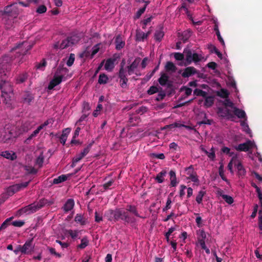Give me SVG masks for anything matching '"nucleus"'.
Segmentation results:
<instances>
[{"mask_svg":"<svg viewBox=\"0 0 262 262\" xmlns=\"http://www.w3.org/2000/svg\"><path fill=\"white\" fill-rule=\"evenodd\" d=\"M130 213L140 218H144L140 215L137 206L133 205H127L125 208H117L114 210L108 209L105 211L104 216L110 222H117L122 221L125 224H134L136 222V220L134 216H131Z\"/></svg>","mask_w":262,"mask_h":262,"instance_id":"1","label":"nucleus"},{"mask_svg":"<svg viewBox=\"0 0 262 262\" xmlns=\"http://www.w3.org/2000/svg\"><path fill=\"white\" fill-rule=\"evenodd\" d=\"M79 40V37L77 35H72L68 36L66 39L62 40L61 42L57 41L53 45L55 49H64L77 43Z\"/></svg>","mask_w":262,"mask_h":262,"instance_id":"2","label":"nucleus"},{"mask_svg":"<svg viewBox=\"0 0 262 262\" xmlns=\"http://www.w3.org/2000/svg\"><path fill=\"white\" fill-rule=\"evenodd\" d=\"M125 60H122L120 65V69L118 74V77L120 78V84L122 88H124L127 86L128 78H127V72L124 69Z\"/></svg>","mask_w":262,"mask_h":262,"instance_id":"3","label":"nucleus"},{"mask_svg":"<svg viewBox=\"0 0 262 262\" xmlns=\"http://www.w3.org/2000/svg\"><path fill=\"white\" fill-rule=\"evenodd\" d=\"M41 202L37 203H32L19 210V213L30 214L35 212L43 207Z\"/></svg>","mask_w":262,"mask_h":262,"instance_id":"4","label":"nucleus"},{"mask_svg":"<svg viewBox=\"0 0 262 262\" xmlns=\"http://www.w3.org/2000/svg\"><path fill=\"white\" fill-rule=\"evenodd\" d=\"M184 53L185 54L186 65L190 64L192 62H197L202 60L203 58L201 55L196 53H192L189 49L184 50Z\"/></svg>","mask_w":262,"mask_h":262,"instance_id":"5","label":"nucleus"},{"mask_svg":"<svg viewBox=\"0 0 262 262\" xmlns=\"http://www.w3.org/2000/svg\"><path fill=\"white\" fill-rule=\"evenodd\" d=\"M232 113L233 111H232L228 107H219L217 108V113L220 117L233 121L235 117Z\"/></svg>","mask_w":262,"mask_h":262,"instance_id":"6","label":"nucleus"},{"mask_svg":"<svg viewBox=\"0 0 262 262\" xmlns=\"http://www.w3.org/2000/svg\"><path fill=\"white\" fill-rule=\"evenodd\" d=\"M33 238L27 241L25 244L19 245V250L22 254H30L34 250V245L33 244Z\"/></svg>","mask_w":262,"mask_h":262,"instance_id":"7","label":"nucleus"},{"mask_svg":"<svg viewBox=\"0 0 262 262\" xmlns=\"http://www.w3.org/2000/svg\"><path fill=\"white\" fill-rule=\"evenodd\" d=\"M3 14L8 16L15 18L18 14V11L16 5L12 4L6 6L5 8Z\"/></svg>","mask_w":262,"mask_h":262,"instance_id":"8","label":"nucleus"},{"mask_svg":"<svg viewBox=\"0 0 262 262\" xmlns=\"http://www.w3.org/2000/svg\"><path fill=\"white\" fill-rule=\"evenodd\" d=\"M27 45L26 42H23L21 43H19L18 45L12 48V50H16L17 49H20L18 52L23 55H25L27 54V52L30 50L32 46V45Z\"/></svg>","mask_w":262,"mask_h":262,"instance_id":"9","label":"nucleus"},{"mask_svg":"<svg viewBox=\"0 0 262 262\" xmlns=\"http://www.w3.org/2000/svg\"><path fill=\"white\" fill-rule=\"evenodd\" d=\"M118 58L119 56L115 54L113 57L107 59L104 66L105 69L107 71L112 70L114 68L115 62Z\"/></svg>","mask_w":262,"mask_h":262,"instance_id":"10","label":"nucleus"},{"mask_svg":"<svg viewBox=\"0 0 262 262\" xmlns=\"http://www.w3.org/2000/svg\"><path fill=\"white\" fill-rule=\"evenodd\" d=\"M140 61V58H136L130 65L127 66V75H131L134 73L135 70L138 67Z\"/></svg>","mask_w":262,"mask_h":262,"instance_id":"11","label":"nucleus"},{"mask_svg":"<svg viewBox=\"0 0 262 262\" xmlns=\"http://www.w3.org/2000/svg\"><path fill=\"white\" fill-rule=\"evenodd\" d=\"M63 78V75H55L52 80L49 83L48 85V89L52 90L55 86L60 84Z\"/></svg>","mask_w":262,"mask_h":262,"instance_id":"12","label":"nucleus"},{"mask_svg":"<svg viewBox=\"0 0 262 262\" xmlns=\"http://www.w3.org/2000/svg\"><path fill=\"white\" fill-rule=\"evenodd\" d=\"M252 145L251 141L249 140L245 143L238 144L235 149L238 151H247L252 147Z\"/></svg>","mask_w":262,"mask_h":262,"instance_id":"13","label":"nucleus"},{"mask_svg":"<svg viewBox=\"0 0 262 262\" xmlns=\"http://www.w3.org/2000/svg\"><path fill=\"white\" fill-rule=\"evenodd\" d=\"M169 76L166 73H162L161 74L160 77L158 79V82L162 86L167 85L168 87L171 86V84L169 82Z\"/></svg>","mask_w":262,"mask_h":262,"instance_id":"14","label":"nucleus"},{"mask_svg":"<svg viewBox=\"0 0 262 262\" xmlns=\"http://www.w3.org/2000/svg\"><path fill=\"white\" fill-rule=\"evenodd\" d=\"M197 73V70L193 67H188L185 68L182 74L184 78H187Z\"/></svg>","mask_w":262,"mask_h":262,"instance_id":"15","label":"nucleus"},{"mask_svg":"<svg viewBox=\"0 0 262 262\" xmlns=\"http://www.w3.org/2000/svg\"><path fill=\"white\" fill-rule=\"evenodd\" d=\"M234 166L237 170L238 175L239 177H244L246 173V170L242 164L241 162L237 161V162L235 161Z\"/></svg>","mask_w":262,"mask_h":262,"instance_id":"16","label":"nucleus"},{"mask_svg":"<svg viewBox=\"0 0 262 262\" xmlns=\"http://www.w3.org/2000/svg\"><path fill=\"white\" fill-rule=\"evenodd\" d=\"M232 110V113L234 116H236L237 118L240 119H246V114L244 111L241 110L236 106H235Z\"/></svg>","mask_w":262,"mask_h":262,"instance_id":"17","label":"nucleus"},{"mask_svg":"<svg viewBox=\"0 0 262 262\" xmlns=\"http://www.w3.org/2000/svg\"><path fill=\"white\" fill-rule=\"evenodd\" d=\"M116 49L117 50H120L122 49L125 46V42L122 40V37L120 35H118L115 38Z\"/></svg>","mask_w":262,"mask_h":262,"instance_id":"18","label":"nucleus"},{"mask_svg":"<svg viewBox=\"0 0 262 262\" xmlns=\"http://www.w3.org/2000/svg\"><path fill=\"white\" fill-rule=\"evenodd\" d=\"M1 155L3 157L12 161H13L17 158L15 152L8 150L2 152Z\"/></svg>","mask_w":262,"mask_h":262,"instance_id":"19","label":"nucleus"},{"mask_svg":"<svg viewBox=\"0 0 262 262\" xmlns=\"http://www.w3.org/2000/svg\"><path fill=\"white\" fill-rule=\"evenodd\" d=\"M10 70V66L9 64L8 66H5L3 62L0 65V77L3 78V76H6L8 72Z\"/></svg>","mask_w":262,"mask_h":262,"instance_id":"20","label":"nucleus"},{"mask_svg":"<svg viewBox=\"0 0 262 262\" xmlns=\"http://www.w3.org/2000/svg\"><path fill=\"white\" fill-rule=\"evenodd\" d=\"M71 131L70 128H67L63 130L62 134L60 137V142L62 145H64L67 139L68 135Z\"/></svg>","mask_w":262,"mask_h":262,"instance_id":"21","label":"nucleus"},{"mask_svg":"<svg viewBox=\"0 0 262 262\" xmlns=\"http://www.w3.org/2000/svg\"><path fill=\"white\" fill-rule=\"evenodd\" d=\"M34 95L29 92H26L23 97L24 102L28 104H30L31 102L34 100Z\"/></svg>","mask_w":262,"mask_h":262,"instance_id":"22","label":"nucleus"},{"mask_svg":"<svg viewBox=\"0 0 262 262\" xmlns=\"http://www.w3.org/2000/svg\"><path fill=\"white\" fill-rule=\"evenodd\" d=\"M170 180V186L176 187L178 183L177 180L176 174L175 171L171 170L169 173Z\"/></svg>","mask_w":262,"mask_h":262,"instance_id":"23","label":"nucleus"},{"mask_svg":"<svg viewBox=\"0 0 262 262\" xmlns=\"http://www.w3.org/2000/svg\"><path fill=\"white\" fill-rule=\"evenodd\" d=\"M74 206V202L73 199H68L63 206V209L65 212L71 210Z\"/></svg>","mask_w":262,"mask_h":262,"instance_id":"24","label":"nucleus"},{"mask_svg":"<svg viewBox=\"0 0 262 262\" xmlns=\"http://www.w3.org/2000/svg\"><path fill=\"white\" fill-rule=\"evenodd\" d=\"M148 37V34H145L144 32L140 31L137 30L136 34V39L138 41H143L144 39H146Z\"/></svg>","mask_w":262,"mask_h":262,"instance_id":"25","label":"nucleus"},{"mask_svg":"<svg viewBox=\"0 0 262 262\" xmlns=\"http://www.w3.org/2000/svg\"><path fill=\"white\" fill-rule=\"evenodd\" d=\"M30 183V181L21 183L20 184H17L14 185H12V188L14 190L15 192L19 191L21 189L27 187L29 184Z\"/></svg>","mask_w":262,"mask_h":262,"instance_id":"26","label":"nucleus"},{"mask_svg":"<svg viewBox=\"0 0 262 262\" xmlns=\"http://www.w3.org/2000/svg\"><path fill=\"white\" fill-rule=\"evenodd\" d=\"M167 174L165 170H163L157 174L155 177V180L159 183H162L164 181V178Z\"/></svg>","mask_w":262,"mask_h":262,"instance_id":"27","label":"nucleus"},{"mask_svg":"<svg viewBox=\"0 0 262 262\" xmlns=\"http://www.w3.org/2000/svg\"><path fill=\"white\" fill-rule=\"evenodd\" d=\"M2 97L4 98V99L3 100L4 103L8 105L11 104V97L7 92H5L2 91Z\"/></svg>","mask_w":262,"mask_h":262,"instance_id":"28","label":"nucleus"},{"mask_svg":"<svg viewBox=\"0 0 262 262\" xmlns=\"http://www.w3.org/2000/svg\"><path fill=\"white\" fill-rule=\"evenodd\" d=\"M167 72H175L177 70V67L171 61H168L165 67Z\"/></svg>","mask_w":262,"mask_h":262,"instance_id":"29","label":"nucleus"},{"mask_svg":"<svg viewBox=\"0 0 262 262\" xmlns=\"http://www.w3.org/2000/svg\"><path fill=\"white\" fill-rule=\"evenodd\" d=\"M75 221L80 223L81 225H84L86 224V219L81 214H77L75 217Z\"/></svg>","mask_w":262,"mask_h":262,"instance_id":"30","label":"nucleus"},{"mask_svg":"<svg viewBox=\"0 0 262 262\" xmlns=\"http://www.w3.org/2000/svg\"><path fill=\"white\" fill-rule=\"evenodd\" d=\"M83 158H84V157L82 156L80 153L76 155V156L72 159V163L71 165V167H74L76 166L77 163L79 162L81 159H83Z\"/></svg>","mask_w":262,"mask_h":262,"instance_id":"31","label":"nucleus"},{"mask_svg":"<svg viewBox=\"0 0 262 262\" xmlns=\"http://www.w3.org/2000/svg\"><path fill=\"white\" fill-rule=\"evenodd\" d=\"M28 77V74L27 73H24L18 75L17 77L16 81L17 83H21L24 82Z\"/></svg>","mask_w":262,"mask_h":262,"instance_id":"32","label":"nucleus"},{"mask_svg":"<svg viewBox=\"0 0 262 262\" xmlns=\"http://www.w3.org/2000/svg\"><path fill=\"white\" fill-rule=\"evenodd\" d=\"M214 103V98L212 96H208L205 99L204 106L206 107H211Z\"/></svg>","mask_w":262,"mask_h":262,"instance_id":"33","label":"nucleus"},{"mask_svg":"<svg viewBox=\"0 0 262 262\" xmlns=\"http://www.w3.org/2000/svg\"><path fill=\"white\" fill-rule=\"evenodd\" d=\"M164 33L162 31V28L159 30H157L155 33V39L158 41H160L164 36Z\"/></svg>","mask_w":262,"mask_h":262,"instance_id":"34","label":"nucleus"},{"mask_svg":"<svg viewBox=\"0 0 262 262\" xmlns=\"http://www.w3.org/2000/svg\"><path fill=\"white\" fill-rule=\"evenodd\" d=\"M67 178H68L66 175L62 174L58 177L57 178L54 179L53 183L55 184H58L62 182L66 181L67 180Z\"/></svg>","mask_w":262,"mask_h":262,"instance_id":"35","label":"nucleus"},{"mask_svg":"<svg viewBox=\"0 0 262 262\" xmlns=\"http://www.w3.org/2000/svg\"><path fill=\"white\" fill-rule=\"evenodd\" d=\"M108 78L105 74H100L99 76L98 83L100 84H106L108 81Z\"/></svg>","mask_w":262,"mask_h":262,"instance_id":"36","label":"nucleus"},{"mask_svg":"<svg viewBox=\"0 0 262 262\" xmlns=\"http://www.w3.org/2000/svg\"><path fill=\"white\" fill-rule=\"evenodd\" d=\"M89 244V240L86 236H84L81 240V243L78 245L77 248L82 249L85 248Z\"/></svg>","mask_w":262,"mask_h":262,"instance_id":"37","label":"nucleus"},{"mask_svg":"<svg viewBox=\"0 0 262 262\" xmlns=\"http://www.w3.org/2000/svg\"><path fill=\"white\" fill-rule=\"evenodd\" d=\"M214 30L216 32V34L217 35L218 40L220 41V42L221 43V44L223 46H224L225 42L224 41V39H223V38L222 37V36L221 35V34H220V31H219V29L218 28V26L217 25H215L214 28Z\"/></svg>","mask_w":262,"mask_h":262,"instance_id":"38","label":"nucleus"},{"mask_svg":"<svg viewBox=\"0 0 262 262\" xmlns=\"http://www.w3.org/2000/svg\"><path fill=\"white\" fill-rule=\"evenodd\" d=\"M39 0H27L26 2H19V4L24 7H28L31 4H37L38 3Z\"/></svg>","mask_w":262,"mask_h":262,"instance_id":"39","label":"nucleus"},{"mask_svg":"<svg viewBox=\"0 0 262 262\" xmlns=\"http://www.w3.org/2000/svg\"><path fill=\"white\" fill-rule=\"evenodd\" d=\"M191 36V31H184L182 34V38L181 39L183 40L184 42H186L189 38Z\"/></svg>","mask_w":262,"mask_h":262,"instance_id":"40","label":"nucleus"},{"mask_svg":"<svg viewBox=\"0 0 262 262\" xmlns=\"http://www.w3.org/2000/svg\"><path fill=\"white\" fill-rule=\"evenodd\" d=\"M42 129L41 126H38L27 139L26 142L28 140H31L33 138L36 136V135L39 133V132Z\"/></svg>","mask_w":262,"mask_h":262,"instance_id":"41","label":"nucleus"},{"mask_svg":"<svg viewBox=\"0 0 262 262\" xmlns=\"http://www.w3.org/2000/svg\"><path fill=\"white\" fill-rule=\"evenodd\" d=\"M217 95L223 98H227L228 97L229 93L226 90L222 89L220 92H217Z\"/></svg>","mask_w":262,"mask_h":262,"instance_id":"42","label":"nucleus"},{"mask_svg":"<svg viewBox=\"0 0 262 262\" xmlns=\"http://www.w3.org/2000/svg\"><path fill=\"white\" fill-rule=\"evenodd\" d=\"M221 195L222 198L225 200V201L228 204H231L233 203L234 200L231 196L226 194H222Z\"/></svg>","mask_w":262,"mask_h":262,"instance_id":"43","label":"nucleus"},{"mask_svg":"<svg viewBox=\"0 0 262 262\" xmlns=\"http://www.w3.org/2000/svg\"><path fill=\"white\" fill-rule=\"evenodd\" d=\"M206 192L204 191H200L196 197V201L198 204H201L202 202L203 197L205 194Z\"/></svg>","mask_w":262,"mask_h":262,"instance_id":"44","label":"nucleus"},{"mask_svg":"<svg viewBox=\"0 0 262 262\" xmlns=\"http://www.w3.org/2000/svg\"><path fill=\"white\" fill-rule=\"evenodd\" d=\"M12 219V217L8 218L3 223L1 226H0V230L5 229L10 224V222L11 221Z\"/></svg>","mask_w":262,"mask_h":262,"instance_id":"45","label":"nucleus"},{"mask_svg":"<svg viewBox=\"0 0 262 262\" xmlns=\"http://www.w3.org/2000/svg\"><path fill=\"white\" fill-rule=\"evenodd\" d=\"M93 144V142L89 144L86 146V147L84 148L83 151L80 152L82 156H83L84 157L89 152L90 149H91Z\"/></svg>","mask_w":262,"mask_h":262,"instance_id":"46","label":"nucleus"},{"mask_svg":"<svg viewBox=\"0 0 262 262\" xmlns=\"http://www.w3.org/2000/svg\"><path fill=\"white\" fill-rule=\"evenodd\" d=\"M223 105H224V107H230L232 109H233L235 107L234 103L229 99L227 98H226V99L224 101Z\"/></svg>","mask_w":262,"mask_h":262,"instance_id":"47","label":"nucleus"},{"mask_svg":"<svg viewBox=\"0 0 262 262\" xmlns=\"http://www.w3.org/2000/svg\"><path fill=\"white\" fill-rule=\"evenodd\" d=\"M46 61L45 59H43L40 63H37L35 67L36 69L43 71L46 66Z\"/></svg>","mask_w":262,"mask_h":262,"instance_id":"48","label":"nucleus"},{"mask_svg":"<svg viewBox=\"0 0 262 262\" xmlns=\"http://www.w3.org/2000/svg\"><path fill=\"white\" fill-rule=\"evenodd\" d=\"M151 158L153 159H159L163 160L165 159V157L163 153L161 154H156V153H151L150 155Z\"/></svg>","mask_w":262,"mask_h":262,"instance_id":"49","label":"nucleus"},{"mask_svg":"<svg viewBox=\"0 0 262 262\" xmlns=\"http://www.w3.org/2000/svg\"><path fill=\"white\" fill-rule=\"evenodd\" d=\"M75 60V55L74 54H70L69 58L67 61V64L69 67H71L73 65Z\"/></svg>","mask_w":262,"mask_h":262,"instance_id":"50","label":"nucleus"},{"mask_svg":"<svg viewBox=\"0 0 262 262\" xmlns=\"http://www.w3.org/2000/svg\"><path fill=\"white\" fill-rule=\"evenodd\" d=\"M44 161V156L42 153H41L40 155L36 159V163L39 166L41 167Z\"/></svg>","mask_w":262,"mask_h":262,"instance_id":"51","label":"nucleus"},{"mask_svg":"<svg viewBox=\"0 0 262 262\" xmlns=\"http://www.w3.org/2000/svg\"><path fill=\"white\" fill-rule=\"evenodd\" d=\"M185 91V94L187 96H188L191 94L192 89L190 88L187 87L186 86H183L180 89V91L182 92Z\"/></svg>","mask_w":262,"mask_h":262,"instance_id":"52","label":"nucleus"},{"mask_svg":"<svg viewBox=\"0 0 262 262\" xmlns=\"http://www.w3.org/2000/svg\"><path fill=\"white\" fill-rule=\"evenodd\" d=\"M219 175L221 177L222 179L224 181H226L227 179L224 176V165L222 164L219 168Z\"/></svg>","mask_w":262,"mask_h":262,"instance_id":"53","label":"nucleus"},{"mask_svg":"<svg viewBox=\"0 0 262 262\" xmlns=\"http://www.w3.org/2000/svg\"><path fill=\"white\" fill-rule=\"evenodd\" d=\"M199 243L201 247V248L203 250H205L207 254H210V250L206 246L205 242L203 240H199Z\"/></svg>","mask_w":262,"mask_h":262,"instance_id":"54","label":"nucleus"},{"mask_svg":"<svg viewBox=\"0 0 262 262\" xmlns=\"http://www.w3.org/2000/svg\"><path fill=\"white\" fill-rule=\"evenodd\" d=\"M198 234L199 235L198 241L199 242V240H203L205 241V239L206 238V234L205 231L203 229L199 230Z\"/></svg>","mask_w":262,"mask_h":262,"instance_id":"55","label":"nucleus"},{"mask_svg":"<svg viewBox=\"0 0 262 262\" xmlns=\"http://www.w3.org/2000/svg\"><path fill=\"white\" fill-rule=\"evenodd\" d=\"M159 91L158 88L156 86H151L147 91V94L149 95L157 93Z\"/></svg>","mask_w":262,"mask_h":262,"instance_id":"56","label":"nucleus"},{"mask_svg":"<svg viewBox=\"0 0 262 262\" xmlns=\"http://www.w3.org/2000/svg\"><path fill=\"white\" fill-rule=\"evenodd\" d=\"M67 232L73 239H75L78 236L79 231L78 230H69Z\"/></svg>","mask_w":262,"mask_h":262,"instance_id":"57","label":"nucleus"},{"mask_svg":"<svg viewBox=\"0 0 262 262\" xmlns=\"http://www.w3.org/2000/svg\"><path fill=\"white\" fill-rule=\"evenodd\" d=\"M47 11V7L45 5H40L36 9V12L39 14L44 13Z\"/></svg>","mask_w":262,"mask_h":262,"instance_id":"58","label":"nucleus"},{"mask_svg":"<svg viewBox=\"0 0 262 262\" xmlns=\"http://www.w3.org/2000/svg\"><path fill=\"white\" fill-rule=\"evenodd\" d=\"M185 171L186 172L187 175L188 176L194 174V173L195 172L194 170V168L192 166V165H190V166L186 167L185 168Z\"/></svg>","mask_w":262,"mask_h":262,"instance_id":"59","label":"nucleus"},{"mask_svg":"<svg viewBox=\"0 0 262 262\" xmlns=\"http://www.w3.org/2000/svg\"><path fill=\"white\" fill-rule=\"evenodd\" d=\"M174 57L176 60L178 61L183 60L184 58V54L181 53L177 52L174 53Z\"/></svg>","mask_w":262,"mask_h":262,"instance_id":"60","label":"nucleus"},{"mask_svg":"<svg viewBox=\"0 0 262 262\" xmlns=\"http://www.w3.org/2000/svg\"><path fill=\"white\" fill-rule=\"evenodd\" d=\"M114 183V181L113 180H111L107 182V183H104L103 185V187L104 190H107L110 189V187L112 186L113 183Z\"/></svg>","mask_w":262,"mask_h":262,"instance_id":"61","label":"nucleus"},{"mask_svg":"<svg viewBox=\"0 0 262 262\" xmlns=\"http://www.w3.org/2000/svg\"><path fill=\"white\" fill-rule=\"evenodd\" d=\"M99 50V45L97 44V45H95L93 48L92 52V53L91 54L90 58H93L94 56L98 52Z\"/></svg>","mask_w":262,"mask_h":262,"instance_id":"62","label":"nucleus"},{"mask_svg":"<svg viewBox=\"0 0 262 262\" xmlns=\"http://www.w3.org/2000/svg\"><path fill=\"white\" fill-rule=\"evenodd\" d=\"M171 199L168 198L167 200L166 206L163 208V211L165 212L171 208Z\"/></svg>","mask_w":262,"mask_h":262,"instance_id":"63","label":"nucleus"},{"mask_svg":"<svg viewBox=\"0 0 262 262\" xmlns=\"http://www.w3.org/2000/svg\"><path fill=\"white\" fill-rule=\"evenodd\" d=\"M241 125L243 127L244 131L246 132L247 133H249L250 132V128L249 127L248 125L245 121H242L241 122Z\"/></svg>","mask_w":262,"mask_h":262,"instance_id":"64","label":"nucleus"}]
</instances>
